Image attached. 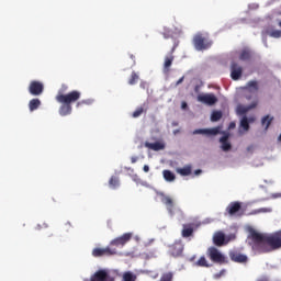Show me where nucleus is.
I'll use <instances>...</instances> for the list:
<instances>
[{
	"label": "nucleus",
	"instance_id": "obj_1",
	"mask_svg": "<svg viewBox=\"0 0 281 281\" xmlns=\"http://www.w3.org/2000/svg\"><path fill=\"white\" fill-rule=\"evenodd\" d=\"M249 238L251 240L249 245L256 254H271V251L281 249V231L270 235L251 231Z\"/></svg>",
	"mask_w": 281,
	"mask_h": 281
},
{
	"label": "nucleus",
	"instance_id": "obj_2",
	"mask_svg": "<svg viewBox=\"0 0 281 281\" xmlns=\"http://www.w3.org/2000/svg\"><path fill=\"white\" fill-rule=\"evenodd\" d=\"M69 91V87L67 85H61V88L58 90L57 95L55 97L56 102L59 104H71L78 102L80 98L82 97V92L78 90Z\"/></svg>",
	"mask_w": 281,
	"mask_h": 281
},
{
	"label": "nucleus",
	"instance_id": "obj_3",
	"mask_svg": "<svg viewBox=\"0 0 281 281\" xmlns=\"http://www.w3.org/2000/svg\"><path fill=\"white\" fill-rule=\"evenodd\" d=\"M117 276V270L99 269L90 277V281H115Z\"/></svg>",
	"mask_w": 281,
	"mask_h": 281
},
{
	"label": "nucleus",
	"instance_id": "obj_4",
	"mask_svg": "<svg viewBox=\"0 0 281 281\" xmlns=\"http://www.w3.org/2000/svg\"><path fill=\"white\" fill-rule=\"evenodd\" d=\"M193 45L198 52H205L212 47V41L203 33H198L193 37Z\"/></svg>",
	"mask_w": 281,
	"mask_h": 281
},
{
	"label": "nucleus",
	"instance_id": "obj_5",
	"mask_svg": "<svg viewBox=\"0 0 281 281\" xmlns=\"http://www.w3.org/2000/svg\"><path fill=\"white\" fill-rule=\"evenodd\" d=\"M228 216H245V209H243V202H231L226 207Z\"/></svg>",
	"mask_w": 281,
	"mask_h": 281
},
{
	"label": "nucleus",
	"instance_id": "obj_6",
	"mask_svg": "<svg viewBox=\"0 0 281 281\" xmlns=\"http://www.w3.org/2000/svg\"><path fill=\"white\" fill-rule=\"evenodd\" d=\"M207 256L212 262H216L217 265L225 263V256L216 247H210L207 249Z\"/></svg>",
	"mask_w": 281,
	"mask_h": 281
},
{
	"label": "nucleus",
	"instance_id": "obj_7",
	"mask_svg": "<svg viewBox=\"0 0 281 281\" xmlns=\"http://www.w3.org/2000/svg\"><path fill=\"white\" fill-rule=\"evenodd\" d=\"M43 91H45V86L41 81L33 80L29 85V93L31 95H43Z\"/></svg>",
	"mask_w": 281,
	"mask_h": 281
},
{
	"label": "nucleus",
	"instance_id": "obj_8",
	"mask_svg": "<svg viewBox=\"0 0 281 281\" xmlns=\"http://www.w3.org/2000/svg\"><path fill=\"white\" fill-rule=\"evenodd\" d=\"M198 102L206 104L207 106H214L218 102V98L214 93L199 94Z\"/></svg>",
	"mask_w": 281,
	"mask_h": 281
},
{
	"label": "nucleus",
	"instance_id": "obj_9",
	"mask_svg": "<svg viewBox=\"0 0 281 281\" xmlns=\"http://www.w3.org/2000/svg\"><path fill=\"white\" fill-rule=\"evenodd\" d=\"M231 78L233 80H240L243 78V66L236 61L231 63Z\"/></svg>",
	"mask_w": 281,
	"mask_h": 281
},
{
	"label": "nucleus",
	"instance_id": "obj_10",
	"mask_svg": "<svg viewBox=\"0 0 281 281\" xmlns=\"http://www.w3.org/2000/svg\"><path fill=\"white\" fill-rule=\"evenodd\" d=\"M115 249H111L110 247L105 248H94L92 250L93 258H102L104 256H115Z\"/></svg>",
	"mask_w": 281,
	"mask_h": 281
},
{
	"label": "nucleus",
	"instance_id": "obj_11",
	"mask_svg": "<svg viewBox=\"0 0 281 281\" xmlns=\"http://www.w3.org/2000/svg\"><path fill=\"white\" fill-rule=\"evenodd\" d=\"M169 254L173 258H179L183 256V244L181 241H176L169 246Z\"/></svg>",
	"mask_w": 281,
	"mask_h": 281
},
{
	"label": "nucleus",
	"instance_id": "obj_12",
	"mask_svg": "<svg viewBox=\"0 0 281 281\" xmlns=\"http://www.w3.org/2000/svg\"><path fill=\"white\" fill-rule=\"evenodd\" d=\"M133 238V233H125L121 237H117L111 241V245H114L115 247H119V245H126L128 240Z\"/></svg>",
	"mask_w": 281,
	"mask_h": 281
},
{
	"label": "nucleus",
	"instance_id": "obj_13",
	"mask_svg": "<svg viewBox=\"0 0 281 281\" xmlns=\"http://www.w3.org/2000/svg\"><path fill=\"white\" fill-rule=\"evenodd\" d=\"M229 258L231 260H233V262H239V263L247 262L248 260L247 255H243V252L236 251V250L229 254Z\"/></svg>",
	"mask_w": 281,
	"mask_h": 281
},
{
	"label": "nucleus",
	"instance_id": "obj_14",
	"mask_svg": "<svg viewBox=\"0 0 281 281\" xmlns=\"http://www.w3.org/2000/svg\"><path fill=\"white\" fill-rule=\"evenodd\" d=\"M251 58H254V52L250 48L246 47L239 52V60L243 63H249Z\"/></svg>",
	"mask_w": 281,
	"mask_h": 281
},
{
	"label": "nucleus",
	"instance_id": "obj_15",
	"mask_svg": "<svg viewBox=\"0 0 281 281\" xmlns=\"http://www.w3.org/2000/svg\"><path fill=\"white\" fill-rule=\"evenodd\" d=\"M161 202L164 203V205H166L169 214H175V200H172V198L168 196V195H165L162 199H161Z\"/></svg>",
	"mask_w": 281,
	"mask_h": 281
},
{
	"label": "nucleus",
	"instance_id": "obj_16",
	"mask_svg": "<svg viewBox=\"0 0 281 281\" xmlns=\"http://www.w3.org/2000/svg\"><path fill=\"white\" fill-rule=\"evenodd\" d=\"M221 133V128L218 127H213L210 130H195L193 131V135H218Z\"/></svg>",
	"mask_w": 281,
	"mask_h": 281
},
{
	"label": "nucleus",
	"instance_id": "obj_17",
	"mask_svg": "<svg viewBox=\"0 0 281 281\" xmlns=\"http://www.w3.org/2000/svg\"><path fill=\"white\" fill-rule=\"evenodd\" d=\"M256 106H258V103L257 102H254L251 103L250 105H237L236 108V112H237V115H246L248 111H251V109H256Z\"/></svg>",
	"mask_w": 281,
	"mask_h": 281
},
{
	"label": "nucleus",
	"instance_id": "obj_18",
	"mask_svg": "<svg viewBox=\"0 0 281 281\" xmlns=\"http://www.w3.org/2000/svg\"><path fill=\"white\" fill-rule=\"evenodd\" d=\"M194 234V224H183L181 236L182 238H190Z\"/></svg>",
	"mask_w": 281,
	"mask_h": 281
},
{
	"label": "nucleus",
	"instance_id": "obj_19",
	"mask_svg": "<svg viewBox=\"0 0 281 281\" xmlns=\"http://www.w3.org/2000/svg\"><path fill=\"white\" fill-rule=\"evenodd\" d=\"M145 148H149V150L159 151V150H164L166 148V144H164L161 142H156V143L145 142Z\"/></svg>",
	"mask_w": 281,
	"mask_h": 281
},
{
	"label": "nucleus",
	"instance_id": "obj_20",
	"mask_svg": "<svg viewBox=\"0 0 281 281\" xmlns=\"http://www.w3.org/2000/svg\"><path fill=\"white\" fill-rule=\"evenodd\" d=\"M228 139H229V134H224L220 138V142L222 144V150H224V153H227L228 150H232V144L228 142Z\"/></svg>",
	"mask_w": 281,
	"mask_h": 281
},
{
	"label": "nucleus",
	"instance_id": "obj_21",
	"mask_svg": "<svg viewBox=\"0 0 281 281\" xmlns=\"http://www.w3.org/2000/svg\"><path fill=\"white\" fill-rule=\"evenodd\" d=\"M213 243L216 247H223V245H225V234L221 232L216 233L213 237Z\"/></svg>",
	"mask_w": 281,
	"mask_h": 281
},
{
	"label": "nucleus",
	"instance_id": "obj_22",
	"mask_svg": "<svg viewBox=\"0 0 281 281\" xmlns=\"http://www.w3.org/2000/svg\"><path fill=\"white\" fill-rule=\"evenodd\" d=\"M245 89H247V91L250 93H257V91L260 89V86L258 85V81L250 80L247 82Z\"/></svg>",
	"mask_w": 281,
	"mask_h": 281
},
{
	"label": "nucleus",
	"instance_id": "obj_23",
	"mask_svg": "<svg viewBox=\"0 0 281 281\" xmlns=\"http://www.w3.org/2000/svg\"><path fill=\"white\" fill-rule=\"evenodd\" d=\"M72 108L69 103H61L59 108V115L65 117L66 115H71Z\"/></svg>",
	"mask_w": 281,
	"mask_h": 281
},
{
	"label": "nucleus",
	"instance_id": "obj_24",
	"mask_svg": "<svg viewBox=\"0 0 281 281\" xmlns=\"http://www.w3.org/2000/svg\"><path fill=\"white\" fill-rule=\"evenodd\" d=\"M177 172L178 175H181V177H190V175H192V167L188 165L183 168H178Z\"/></svg>",
	"mask_w": 281,
	"mask_h": 281
},
{
	"label": "nucleus",
	"instance_id": "obj_25",
	"mask_svg": "<svg viewBox=\"0 0 281 281\" xmlns=\"http://www.w3.org/2000/svg\"><path fill=\"white\" fill-rule=\"evenodd\" d=\"M271 122H273V117L271 115H266L261 119V126H265V131H269Z\"/></svg>",
	"mask_w": 281,
	"mask_h": 281
},
{
	"label": "nucleus",
	"instance_id": "obj_26",
	"mask_svg": "<svg viewBox=\"0 0 281 281\" xmlns=\"http://www.w3.org/2000/svg\"><path fill=\"white\" fill-rule=\"evenodd\" d=\"M41 106V99H32L29 102V109L32 112L36 111Z\"/></svg>",
	"mask_w": 281,
	"mask_h": 281
},
{
	"label": "nucleus",
	"instance_id": "obj_27",
	"mask_svg": "<svg viewBox=\"0 0 281 281\" xmlns=\"http://www.w3.org/2000/svg\"><path fill=\"white\" fill-rule=\"evenodd\" d=\"M162 177L165 181H169V182H172L175 181V179H177V176H175V173L168 169L162 171Z\"/></svg>",
	"mask_w": 281,
	"mask_h": 281
},
{
	"label": "nucleus",
	"instance_id": "obj_28",
	"mask_svg": "<svg viewBox=\"0 0 281 281\" xmlns=\"http://www.w3.org/2000/svg\"><path fill=\"white\" fill-rule=\"evenodd\" d=\"M137 274L133 273L132 271H126L123 273L122 281H136Z\"/></svg>",
	"mask_w": 281,
	"mask_h": 281
},
{
	"label": "nucleus",
	"instance_id": "obj_29",
	"mask_svg": "<svg viewBox=\"0 0 281 281\" xmlns=\"http://www.w3.org/2000/svg\"><path fill=\"white\" fill-rule=\"evenodd\" d=\"M175 60V56H167L165 58V63H164V69L165 71H170V67H172V63Z\"/></svg>",
	"mask_w": 281,
	"mask_h": 281
},
{
	"label": "nucleus",
	"instance_id": "obj_30",
	"mask_svg": "<svg viewBox=\"0 0 281 281\" xmlns=\"http://www.w3.org/2000/svg\"><path fill=\"white\" fill-rule=\"evenodd\" d=\"M109 186L113 190L120 188V178H117L116 176H112L109 180Z\"/></svg>",
	"mask_w": 281,
	"mask_h": 281
},
{
	"label": "nucleus",
	"instance_id": "obj_31",
	"mask_svg": "<svg viewBox=\"0 0 281 281\" xmlns=\"http://www.w3.org/2000/svg\"><path fill=\"white\" fill-rule=\"evenodd\" d=\"M270 212H273V210L271 207H261V209H257V210H252L250 212V215H256V214H268Z\"/></svg>",
	"mask_w": 281,
	"mask_h": 281
},
{
	"label": "nucleus",
	"instance_id": "obj_32",
	"mask_svg": "<svg viewBox=\"0 0 281 281\" xmlns=\"http://www.w3.org/2000/svg\"><path fill=\"white\" fill-rule=\"evenodd\" d=\"M223 117V112L222 111H213L211 114V122H218Z\"/></svg>",
	"mask_w": 281,
	"mask_h": 281
},
{
	"label": "nucleus",
	"instance_id": "obj_33",
	"mask_svg": "<svg viewBox=\"0 0 281 281\" xmlns=\"http://www.w3.org/2000/svg\"><path fill=\"white\" fill-rule=\"evenodd\" d=\"M175 280V273L172 272H165L161 274L159 281H172Z\"/></svg>",
	"mask_w": 281,
	"mask_h": 281
},
{
	"label": "nucleus",
	"instance_id": "obj_34",
	"mask_svg": "<svg viewBox=\"0 0 281 281\" xmlns=\"http://www.w3.org/2000/svg\"><path fill=\"white\" fill-rule=\"evenodd\" d=\"M240 128H243L245 132L249 131V119L247 116H243L240 120Z\"/></svg>",
	"mask_w": 281,
	"mask_h": 281
},
{
	"label": "nucleus",
	"instance_id": "obj_35",
	"mask_svg": "<svg viewBox=\"0 0 281 281\" xmlns=\"http://www.w3.org/2000/svg\"><path fill=\"white\" fill-rule=\"evenodd\" d=\"M137 80H139V75H137V72L133 71L128 79V85H131V86L137 85Z\"/></svg>",
	"mask_w": 281,
	"mask_h": 281
},
{
	"label": "nucleus",
	"instance_id": "obj_36",
	"mask_svg": "<svg viewBox=\"0 0 281 281\" xmlns=\"http://www.w3.org/2000/svg\"><path fill=\"white\" fill-rule=\"evenodd\" d=\"M146 111L147 109H144V106H139L133 112L132 117H139L142 113H146Z\"/></svg>",
	"mask_w": 281,
	"mask_h": 281
},
{
	"label": "nucleus",
	"instance_id": "obj_37",
	"mask_svg": "<svg viewBox=\"0 0 281 281\" xmlns=\"http://www.w3.org/2000/svg\"><path fill=\"white\" fill-rule=\"evenodd\" d=\"M92 102L93 101H91L90 99L81 100L76 103V108L80 109V106H85V104L89 106L90 104H92Z\"/></svg>",
	"mask_w": 281,
	"mask_h": 281
},
{
	"label": "nucleus",
	"instance_id": "obj_38",
	"mask_svg": "<svg viewBox=\"0 0 281 281\" xmlns=\"http://www.w3.org/2000/svg\"><path fill=\"white\" fill-rule=\"evenodd\" d=\"M196 265L198 267H210V263H207V259H205V257H200Z\"/></svg>",
	"mask_w": 281,
	"mask_h": 281
},
{
	"label": "nucleus",
	"instance_id": "obj_39",
	"mask_svg": "<svg viewBox=\"0 0 281 281\" xmlns=\"http://www.w3.org/2000/svg\"><path fill=\"white\" fill-rule=\"evenodd\" d=\"M270 36H272V38H281V30L270 32Z\"/></svg>",
	"mask_w": 281,
	"mask_h": 281
},
{
	"label": "nucleus",
	"instance_id": "obj_40",
	"mask_svg": "<svg viewBox=\"0 0 281 281\" xmlns=\"http://www.w3.org/2000/svg\"><path fill=\"white\" fill-rule=\"evenodd\" d=\"M271 199H281V193H272Z\"/></svg>",
	"mask_w": 281,
	"mask_h": 281
},
{
	"label": "nucleus",
	"instance_id": "obj_41",
	"mask_svg": "<svg viewBox=\"0 0 281 281\" xmlns=\"http://www.w3.org/2000/svg\"><path fill=\"white\" fill-rule=\"evenodd\" d=\"M143 170L144 172H150V167H148V165H144Z\"/></svg>",
	"mask_w": 281,
	"mask_h": 281
},
{
	"label": "nucleus",
	"instance_id": "obj_42",
	"mask_svg": "<svg viewBox=\"0 0 281 281\" xmlns=\"http://www.w3.org/2000/svg\"><path fill=\"white\" fill-rule=\"evenodd\" d=\"M137 156H133L132 158H131V161H132V164H137Z\"/></svg>",
	"mask_w": 281,
	"mask_h": 281
},
{
	"label": "nucleus",
	"instance_id": "obj_43",
	"mask_svg": "<svg viewBox=\"0 0 281 281\" xmlns=\"http://www.w3.org/2000/svg\"><path fill=\"white\" fill-rule=\"evenodd\" d=\"M254 122H256V117L251 116V117L248 119V124H251Z\"/></svg>",
	"mask_w": 281,
	"mask_h": 281
},
{
	"label": "nucleus",
	"instance_id": "obj_44",
	"mask_svg": "<svg viewBox=\"0 0 281 281\" xmlns=\"http://www.w3.org/2000/svg\"><path fill=\"white\" fill-rule=\"evenodd\" d=\"M184 78H186V77H181V78L176 82V85H177V86L181 85V82H183Z\"/></svg>",
	"mask_w": 281,
	"mask_h": 281
},
{
	"label": "nucleus",
	"instance_id": "obj_45",
	"mask_svg": "<svg viewBox=\"0 0 281 281\" xmlns=\"http://www.w3.org/2000/svg\"><path fill=\"white\" fill-rule=\"evenodd\" d=\"M254 145H250V146H248V148H247V150H248V153H254Z\"/></svg>",
	"mask_w": 281,
	"mask_h": 281
},
{
	"label": "nucleus",
	"instance_id": "obj_46",
	"mask_svg": "<svg viewBox=\"0 0 281 281\" xmlns=\"http://www.w3.org/2000/svg\"><path fill=\"white\" fill-rule=\"evenodd\" d=\"M162 36H164V38H170V32H168V33H162Z\"/></svg>",
	"mask_w": 281,
	"mask_h": 281
},
{
	"label": "nucleus",
	"instance_id": "obj_47",
	"mask_svg": "<svg viewBox=\"0 0 281 281\" xmlns=\"http://www.w3.org/2000/svg\"><path fill=\"white\" fill-rule=\"evenodd\" d=\"M140 89H146V82L145 81H142L140 85H139Z\"/></svg>",
	"mask_w": 281,
	"mask_h": 281
},
{
	"label": "nucleus",
	"instance_id": "obj_48",
	"mask_svg": "<svg viewBox=\"0 0 281 281\" xmlns=\"http://www.w3.org/2000/svg\"><path fill=\"white\" fill-rule=\"evenodd\" d=\"M257 281H269V278L262 277V278L258 279Z\"/></svg>",
	"mask_w": 281,
	"mask_h": 281
},
{
	"label": "nucleus",
	"instance_id": "obj_49",
	"mask_svg": "<svg viewBox=\"0 0 281 281\" xmlns=\"http://www.w3.org/2000/svg\"><path fill=\"white\" fill-rule=\"evenodd\" d=\"M181 106H182V109H188V103L187 102H182Z\"/></svg>",
	"mask_w": 281,
	"mask_h": 281
},
{
	"label": "nucleus",
	"instance_id": "obj_50",
	"mask_svg": "<svg viewBox=\"0 0 281 281\" xmlns=\"http://www.w3.org/2000/svg\"><path fill=\"white\" fill-rule=\"evenodd\" d=\"M229 128H236V123L232 122V123L229 124Z\"/></svg>",
	"mask_w": 281,
	"mask_h": 281
},
{
	"label": "nucleus",
	"instance_id": "obj_51",
	"mask_svg": "<svg viewBox=\"0 0 281 281\" xmlns=\"http://www.w3.org/2000/svg\"><path fill=\"white\" fill-rule=\"evenodd\" d=\"M201 172H202L201 169H198L194 171V175H201Z\"/></svg>",
	"mask_w": 281,
	"mask_h": 281
},
{
	"label": "nucleus",
	"instance_id": "obj_52",
	"mask_svg": "<svg viewBox=\"0 0 281 281\" xmlns=\"http://www.w3.org/2000/svg\"><path fill=\"white\" fill-rule=\"evenodd\" d=\"M66 226L71 227V223L67 222Z\"/></svg>",
	"mask_w": 281,
	"mask_h": 281
},
{
	"label": "nucleus",
	"instance_id": "obj_53",
	"mask_svg": "<svg viewBox=\"0 0 281 281\" xmlns=\"http://www.w3.org/2000/svg\"><path fill=\"white\" fill-rule=\"evenodd\" d=\"M278 142H281V134H280L279 137H278Z\"/></svg>",
	"mask_w": 281,
	"mask_h": 281
},
{
	"label": "nucleus",
	"instance_id": "obj_54",
	"mask_svg": "<svg viewBox=\"0 0 281 281\" xmlns=\"http://www.w3.org/2000/svg\"><path fill=\"white\" fill-rule=\"evenodd\" d=\"M279 27H281V20H279Z\"/></svg>",
	"mask_w": 281,
	"mask_h": 281
},
{
	"label": "nucleus",
	"instance_id": "obj_55",
	"mask_svg": "<svg viewBox=\"0 0 281 281\" xmlns=\"http://www.w3.org/2000/svg\"><path fill=\"white\" fill-rule=\"evenodd\" d=\"M131 58H135V56L132 55Z\"/></svg>",
	"mask_w": 281,
	"mask_h": 281
}]
</instances>
